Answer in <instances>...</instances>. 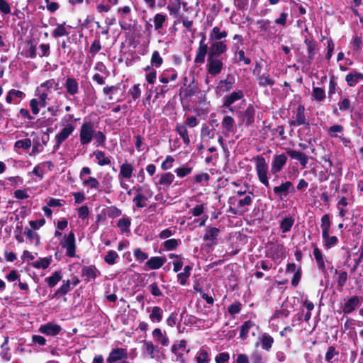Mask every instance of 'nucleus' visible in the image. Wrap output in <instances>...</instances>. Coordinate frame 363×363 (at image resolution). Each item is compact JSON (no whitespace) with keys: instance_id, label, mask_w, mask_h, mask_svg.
<instances>
[{"instance_id":"f257e3e1","label":"nucleus","mask_w":363,"mask_h":363,"mask_svg":"<svg viewBox=\"0 0 363 363\" xmlns=\"http://www.w3.org/2000/svg\"><path fill=\"white\" fill-rule=\"evenodd\" d=\"M252 161L255 162V169L259 181L266 188H270L268 179V164L262 155H256L252 157Z\"/></svg>"},{"instance_id":"f03ea898","label":"nucleus","mask_w":363,"mask_h":363,"mask_svg":"<svg viewBox=\"0 0 363 363\" xmlns=\"http://www.w3.org/2000/svg\"><path fill=\"white\" fill-rule=\"evenodd\" d=\"M305 111V106L303 104H299L297 106L296 115L293 117L292 120L289 121L291 127L303 125V128L310 130L311 124L306 118Z\"/></svg>"},{"instance_id":"7ed1b4c3","label":"nucleus","mask_w":363,"mask_h":363,"mask_svg":"<svg viewBox=\"0 0 363 363\" xmlns=\"http://www.w3.org/2000/svg\"><path fill=\"white\" fill-rule=\"evenodd\" d=\"M187 343L186 340H181L172 345L171 351L176 356V362L186 363L185 354H187L190 352V349L187 348Z\"/></svg>"},{"instance_id":"20e7f679","label":"nucleus","mask_w":363,"mask_h":363,"mask_svg":"<svg viewBox=\"0 0 363 363\" xmlns=\"http://www.w3.org/2000/svg\"><path fill=\"white\" fill-rule=\"evenodd\" d=\"M60 245L66 249V255L69 257L76 256V241L75 235L73 231H70L67 235H65L60 241Z\"/></svg>"},{"instance_id":"39448f33","label":"nucleus","mask_w":363,"mask_h":363,"mask_svg":"<svg viewBox=\"0 0 363 363\" xmlns=\"http://www.w3.org/2000/svg\"><path fill=\"white\" fill-rule=\"evenodd\" d=\"M94 125L91 121L84 122L80 128L79 140L82 145L89 144L94 134Z\"/></svg>"},{"instance_id":"423d86ee","label":"nucleus","mask_w":363,"mask_h":363,"mask_svg":"<svg viewBox=\"0 0 363 363\" xmlns=\"http://www.w3.org/2000/svg\"><path fill=\"white\" fill-rule=\"evenodd\" d=\"M199 35L201 39L199 41V48L194 62L196 65H202L205 62V58L208 53V46L206 43V34L204 33H200Z\"/></svg>"},{"instance_id":"0eeeda50","label":"nucleus","mask_w":363,"mask_h":363,"mask_svg":"<svg viewBox=\"0 0 363 363\" xmlns=\"http://www.w3.org/2000/svg\"><path fill=\"white\" fill-rule=\"evenodd\" d=\"M223 62L219 57L207 56L206 70L208 74L216 77L221 73L223 69Z\"/></svg>"},{"instance_id":"6e6552de","label":"nucleus","mask_w":363,"mask_h":363,"mask_svg":"<svg viewBox=\"0 0 363 363\" xmlns=\"http://www.w3.org/2000/svg\"><path fill=\"white\" fill-rule=\"evenodd\" d=\"M228 50L227 45L223 41H211L208 47V57H219L225 53Z\"/></svg>"},{"instance_id":"1a4fd4ad","label":"nucleus","mask_w":363,"mask_h":363,"mask_svg":"<svg viewBox=\"0 0 363 363\" xmlns=\"http://www.w3.org/2000/svg\"><path fill=\"white\" fill-rule=\"evenodd\" d=\"M340 308L344 314L352 313L361 304V298L357 296H352L348 298H344Z\"/></svg>"},{"instance_id":"9d476101","label":"nucleus","mask_w":363,"mask_h":363,"mask_svg":"<svg viewBox=\"0 0 363 363\" xmlns=\"http://www.w3.org/2000/svg\"><path fill=\"white\" fill-rule=\"evenodd\" d=\"M287 160V156L284 153L274 155L271 164V174H277L280 172L286 165Z\"/></svg>"},{"instance_id":"9b49d317","label":"nucleus","mask_w":363,"mask_h":363,"mask_svg":"<svg viewBox=\"0 0 363 363\" xmlns=\"http://www.w3.org/2000/svg\"><path fill=\"white\" fill-rule=\"evenodd\" d=\"M255 111L254 105L250 104L244 112H238V118L245 126H249L255 122Z\"/></svg>"},{"instance_id":"f8f14e48","label":"nucleus","mask_w":363,"mask_h":363,"mask_svg":"<svg viewBox=\"0 0 363 363\" xmlns=\"http://www.w3.org/2000/svg\"><path fill=\"white\" fill-rule=\"evenodd\" d=\"M303 43L308 53L307 62L311 65L318 50V43L313 37H306Z\"/></svg>"},{"instance_id":"ddd939ff","label":"nucleus","mask_w":363,"mask_h":363,"mask_svg":"<svg viewBox=\"0 0 363 363\" xmlns=\"http://www.w3.org/2000/svg\"><path fill=\"white\" fill-rule=\"evenodd\" d=\"M74 128H75L72 124H67L55 135V139L56 140V144L53 147L54 151L57 150L61 144L68 138L74 131Z\"/></svg>"},{"instance_id":"4468645a","label":"nucleus","mask_w":363,"mask_h":363,"mask_svg":"<svg viewBox=\"0 0 363 363\" xmlns=\"http://www.w3.org/2000/svg\"><path fill=\"white\" fill-rule=\"evenodd\" d=\"M294 190L293 183L290 181H286L279 186H274L273 192L274 196L283 199L286 197L291 191Z\"/></svg>"},{"instance_id":"2eb2a0df","label":"nucleus","mask_w":363,"mask_h":363,"mask_svg":"<svg viewBox=\"0 0 363 363\" xmlns=\"http://www.w3.org/2000/svg\"><path fill=\"white\" fill-rule=\"evenodd\" d=\"M128 358L127 350L122 347L113 348L106 359L107 363H115L122 359Z\"/></svg>"},{"instance_id":"dca6fc26","label":"nucleus","mask_w":363,"mask_h":363,"mask_svg":"<svg viewBox=\"0 0 363 363\" xmlns=\"http://www.w3.org/2000/svg\"><path fill=\"white\" fill-rule=\"evenodd\" d=\"M38 330L40 333L48 336H56L61 332L62 327L55 323H48L46 324L41 325Z\"/></svg>"},{"instance_id":"f3484780","label":"nucleus","mask_w":363,"mask_h":363,"mask_svg":"<svg viewBox=\"0 0 363 363\" xmlns=\"http://www.w3.org/2000/svg\"><path fill=\"white\" fill-rule=\"evenodd\" d=\"M81 273L84 281L86 283L91 279L94 280L100 274V272L95 265L83 266Z\"/></svg>"},{"instance_id":"a211bd4d","label":"nucleus","mask_w":363,"mask_h":363,"mask_svg":"<svg viewBox=\"0 0 363 363\" xmlns=\"http://www.w3.org/2000/svg\"><path fill=\"white\" fill-rule=\"evenodd\" d=\"M64 86L65 87L67 94L74 96L79 93V83L73 77H67Z\"/></svg>"},{"instance_id":"6ab92c4d","label":"nucleus","mask_w":363,"mask_h":363,"mask_svg":"<svg viewBox=\"0 0 363 363\" xmlns=\"http://www.w3.org/2000/svg\"><path fill=\"white\" fill-rule=\"evenodd\" d=\"M313 255L317 264L318 268L325 274V276L328 274L326 267H325V259L323 257V255L320 250L317 247L316 245H313Z\"/></svg>"},{"instance_id":"aec40b11","label":"nucleus","mask_w":363,"mask_h":363,"mask_svg":"<svg viewBox=\"0 0 363 363\" xmlns=\"http://www.w3.org/2000/svg\"><path fill=\"white\" fill-rule=\"evenodd\" d=\"M244 97V93L242 90L233 91L223 98V107H230L235 101L240 100Z\"/></svg>"},{"instance_id":"412c9836","label":"nucleus","mask_w":363,"mask_h":363,"mask_svg":"<svg viewBox=\"0 0 363 363\" xmlns=\"http://www.w3.org/2000/svg\"><path fill=\"white\" fill-rule=\"evenodd\" d=\"M286 154L291 159L298 160L301 165L305 167L308 162V157L303 152L292 149L286 150Z\"/></svg>"},{"instance_id":"4be33fe9","label":"nucleus","mask_w":363,"mask_h":363,"mask_svg":"<svg viewBox=\"0 0 363 363\" xmlns=\"http://www.w3.org/2000/svg\"><path fill=\"white\" fill-rule=\"evenodd\" d=\"M270 257L275 259H282L285 255V247L283 244L277 243L270 248Z\"/></svg>"},{"instance_id":"5701e85b","label":"nucleus","mask_w":363,"mask_h":363,"mask_svg":"<svg viewBox=\"0 0 363 363\" xmlns=\"http://www.w3.org/2000/svg\"><path fill=\"white\" fill-rule=\"evenodd\" d=\"M361 80H363V73L354 70L348 73L345 77V81L350 87L355 86Z\"/></svg>"},{"instance_id":"b1692460","label":"nucleus","mask_w":363,"mask_h":363,"mask_svg":"<svg viewBox=\"0 0 363 363\" xmlns=\"http://www.w3.org/2000/svg\"><path fill=\"white\" fill-rule=\"evenodd\" d=\"M164 257H152L145 263V267L149 269H158L166 262Z\"/></svg>"},{"instance_id":"393cba45","label":"nucleus","mask_w":363,"mask_h":363,"mask_svg":"<svg viewBox=\"0 0 363 363\" xmlns=\"http://www.w3.org/2000/svg\"><path fill=\"white\" fill-rule=\"evenodd\" d=\"M182 6V0H169L167 9L171 15L175 18H180V9Z\"/></svg>"},{"instance_id":"a878e982","label":"nucleus","mask_w":363,"mask_h":363,"mask_svg":"<svg viewBox=\"0 0 363 363\" xmlns=\"http://www.w3.org/2000/svg\"><path fill=\"white\" fill-rule=\"evenodd\" d=\"M338 108L342 112H350L354 111V107L353 103L347 96L341 97L337 103Z\"/></svg>"},{"instance_id":"bb28decb","label":"nucleus","mask_w":363,"mask_h":363,"mask_svg":"<svg viewBox=\"0 0 363 363\" xmlns=\"http://www.w3.org/2000/svg\"><path fill=\"white\" fill-rule=\"evenodd\" d=\"M134 170L133 166L125 161V163L120 166L119 179H130L132 177Z\"/></svg>"},{"instance_id":"cd10ccee","label":"nucleus","mask_w":363,"mask_h":363,"mask_svg":"<svg viewBox=\"0 0 363 363\" xmlns=\"http://www.w3.org/2000/svg\"><path fill=\"white\" fill-rule=\"evenodd\" d=\"M219 233V228L216 227H211L206 230L203 239L205 241H211L212 244L215 245L217 243L216 240Z\"/></svg>"},{"instance_id":"c85d7f7f","label":"nucleus","mask_w":363,"mask_h":363,"mask_svg":"<svg viewBox=\"0 0 363 363\" xmlns=\"http://www.w3.org/2000/svg\"><path fill=\"white\" fill-rule=\"evenodd\" d=\"M62 279V273L60 270L55 271L50 277L45 279V282L49 288L55 287Z\"/></svg>"},{"instance_id":"c756f323","label":"nucleus","mask_w":363,"mask_h":363,"mask_svg":"<svg viewBox=\"0 0 363 363\" xmlns=\"http://www.w3.org/2000/svg\"><path fill=\"white\" fill-rule=\"evenodd\" d=\"M256 326L254 321L248 320L244 322L240 326L239 337L241 340H245L247 338L249 332L251 328Z\"/></svg>"},{"instance_id":"7c9ffc66","label":"nucleus","mask_w":363,"mask_h":363,"mask_svg":"<svg viewBox=\"0 0 363 363\" xmlns=\"http://www.w3.org/2000/svg\"><path fill=\"white\" fill-rule=\"evenodd\" d=\"M235 82V77L231 74H228L226 77V79H225L224 80H220L219 82L218 87L220 88L221 90L223 87H224L225 89H223V91L228 92L233 88Z\"/></svg>"},{"instance_id":"2f4dec72","label":"nucleus","mask_w":363,"mask_h":363,"mask_svg":"<svg viewBox=\"0 0 363 363\" xmlns=\"http://www.w3.org/2000/svg\"><path fill=\"white\" fill-rule=\"evenodd\" d=\"M334 272L337 275L336 280L337 289L341 291L347 283L348 279L347 272L346 271H338L337 269H335Z\"/></svg>"},{"instance_id":"473e14b6","label":"nucleus","mask_w":363,"mask_h":363,"mask_svg":"<svg viewBox=\"0 0 363 363\" xmlns=\"http://www.w3.org/2000/svg\"><path fill=\"white\" fill-rule=\"evenodd\" d=\"M259 339L262 348L266 351H269L274 344V338L267 333H263Z\"/></svg>"},{"instance_id":"72a5a7b5","label":"nucleus","mask_w":363,"mask_h":363,"mask_svg":"<svg viewBox=\"0 0 363 363\" xmlns=\"http://www.w3.org/2000/svg\"><path fill=\"white\" fill-rule=\"evenodd\" d=\"M258 84L259 86L266 87L267 86H273L275 81L271 78L268 72L263 73L262 74L257 75Z\"/></svg>"},{"instance_id":"f704fd0d","label":"nucleus","mask_w":363,"mask_h":363,"mask_svg":"<svg viewBox=\"0 0 363 363\" xmlns=\"http://www.w3.org/2000/svg\"><path fill=\"white\" fill-rule=\"evenodd\" d=\"M322 238L324 241L323 246L327 250L332 248L339 242L336 236H330V232L323 233Z\"/></svg>"},{"instance_id":"c9c22d12","label":"nucleus","mask_w":363,"mask_h":363,"mask_svg":"<svg viewBox=\"0 0 363 363\" xmlns=\"http://www.w3.org/2000/svg\"><path fill=\"white\" fill-rule=\"evenodd\" d=\"M153 338L162 346H167L169 343V339L167 336L164 335L160 328H155L152 331Z\"/></svg>"},{"instance_id":"e433bc0d","label":"nucleus","mask_w":363,"mask_h":363,"mask_svg":"<svg viewBox=\"0 0 363 363\" xmlns=\"http://www.w3.org/2000/svg\"><path fill=\"white\" fill-rule=\"evenodd\" d=\"M71 290V281L67 279L63 281L60 287L54 293L52 298H59L62 296L66 295Z\"/></svg>"},{"instance_id":"4c0bfd02","label":"nucleus","mask_w":363,"mask_h":363,"mask_svg":"<svg viewBox=\"0 0 363 363\" xmlns=\"http://www.w3.org/2000/svg\"><path fill=\"white\" fill-rule=\"evenodd\" d=\"M52 262V256L50 255L46 257H40L35 262L32 263V266L35 269H47Z\"/></svg>"},{"instance_id":"58836bf2","label":"nucleus","mask_w":363,"mask_h":363,"mask_svg":"<svg viewBox=\"0 0 363 363\" xmlns=\"http://www.w3.org/2000/svg\"><path fill=\"white\" fill-rule=\"evenodd\" d=\"M228 33L226 30L220 31V28L217 26L214 27L210 35H209V40L210 41H221L222 38H224L227 36Z\"/></svg>"},{"instance_id":"ea45409f","label":"nucleus","mask_w":363,"mask_h":363,"mask_svg":"<svg viewBox=\"0 0 363 363\" xmlns=\"http://www.w3.org/2000/svg\"><path fill=\"white\" fill-rule=\"evenodd\" d=\"M175 130L182 138L184 143L186 145H189L190 144V139L186 125L177 124Z\"/></svg>"},{"instance_id":"a19ab883","label":"nucleus","mask_w":363,"mask_h":363,"mask_svg":"<svg viewBox=\"0 0 363 363\" xmlns=\"http://www.w3.org/2000/svg\"><path fill=\"white\" fill-rule=\"evenodd\" d=\"M221 125L227 133H232L234 131L235 120L232 116H225L223 118Z\"/></svg>"},{"instance_id":"79ce46f5","label":"nucleus","mask_w":363,"mask_h":363,"mask_svg":"<svg viewBox=\"0 0 363 363\" xmlns=\"http://www.w3.org/2000/svg\"><path fill=\"white\" fill-rule=\"evenodd\" d=\"M163 311L160 306H154L149 315L152 323H160L162 320Z\"/></svg>"},{"instance_id":"37998d69","label":"nucleus","mask_w":363,"mask_h":363,"mask_svg":"<svg viewBox=\"0 0 363 363\" xmlns=\"http://www.w3.org/2000/svg\"><path fill=\"white\" fill-rule=\"evenodd\" d=\"M180 243H181L180 240H177V239H174V238L169 239V240H165L164 242H162V247L164 250H166V251L174 250L179 247Z\"/></svg>"},{"instance_id":"c03bdc74","label":"nucleus","mask_w":363,"mask_h":363,"mask_svg":"<svg viewBox=\"0 0 363 363\" xmlns=\"http://www.w3.org/2000/svg\"><path fill=\"white\" fill-rule=\"evenodd\" d=\"M94 154L96 156L99 165L105 166L111 164V157H106V154L104 151L98 150L96 152H94Z\"/></svg>"},{"instance_id":"a18cd8bd","label":"nucleus","mask_w":363,"mask_h":363,"mask_svg":"<svg viewBox=\"0 0 363 363\" xmlns=\"http://www.w3.org/2000/svg\"><path fill=\"white\" fill-rule=\"evenodd\" d=\"M325 99V92L323 88L313 87L311 94V100L318 102L323 101Z\"/></svg>"},{"instance_id":"49530a36","label":"nucleus","mask_w":363,"mask_h":363,"mask_svg":"<svg viewBox=\"0 0 363 363\" xmlns=\"http://www.w3.org/2000/svg\"><path fill=\"white\" fill-rule=\"evenodd\" d=\"M25 43L29 45V49L22 53L26 57H30L34 59L37 56L36 53V45L33 43L32 40H26Z\"/></svg>"},{"instance_id":"de8ad7c7","label":"nucleus","mask_w":363,"mask_h":363,"mask_svg":"<svg viewBox=\"0 0 363 363\" xmlns=\"http://www.w3.org/2000/svg\"><path fill=\"white\" fill-rule=\"evenodd\" d=\"M294 219L291 217H285L280 223V229L282 233H285L289 232L294 223Z\"/></svg>"},{"instance_id":"09e8293b","label":"nucleus","mask_w":363,"mask_h":363,"mask_svg":"<svg viewBox=\"0 0 363 363\" xmlns=\"http://www.w3.org/2000/svg\"><path fill=\"white\" fill-rule=\"evenodd\" d=\"M65 22H63L61 24L57 25V26L52 30V35L55 38H57L61 36H68L69 32L65 28Z\"/></svg>"},{"instance_id":"8fccbe9b","label":"nucleus","mask_w":363,"mask_h":363,"mask_svg":"<svg viewBox=\"0 0 363 363\" xmlns=\"http://www.w3.org/2000/svg\"><path fill=\"white\" fill-rule=\"evenodd\" d=\"M174 176L171 172H167L161 174L158 184L162 186H169L174 181Z\"/></svg>"},{"instance_id":"3c124183","label":"nucleus","mask_w":363,"mask_h":363,"mask_svg":"<svg viewBox=\"0 0 363 363\" xmlns=\"http://www.w3.org/2000/svg\"><path fill=\"white\" fill-rule=\"evenodd\" d=\"M254 196L255 195L252 191H248L243 199L238 201V207L244 208L250 206L252 203Z\"/></svg>"},{"instance_id":"603ef678","label":"nucleus","mask_w":363,"mask_h":363,"mask_svg":"<svg viewBox=\"0 0 363 363\" xmlns=\"http://www.w3.org/2000/svg\"><path fill=\"white\" fill-rule=\"evenodd\" d=\"M131 220L129 218H123L118 220L117 227L121 230V233H127L130 231Z\"/></svg>"},{"instance_id":"864d4df0","label":"nucleus","mask_w":363,"mask_h":363,"mask_svg":"<svg viewBox=\"0 0 363 363\" xmlns=\"http://www.w3.org/2000/svg\"><path fill=\"white\" fill-rule=\"evenodd\" d=\"M331 227V221L329 214H324L320 219V228L322 229V234L330 232Z\"/></svg>"},{"instance_id":"5fc2aeb1","label":"nucleus","mask_w":363,"mask_h":363,"mask_svg":"<svg viewBox=\"0 0 363 363\" xmlns=\"http://www.w3.org/2000/svg\"><path fill=\"white\" fill-rule=\"evenodd\" d=\"M169 89L170 86L167 84L157 86L155 89V99H158L160 98H164Z\"/></svg>"},{"instance_id":"6e6d98bb","label":"nucleus","mask_w":363,"mask_h":363,"mask_svg":"<svg viewBox=\"0 0 363 363\" xmlns=\"http://www.w3.org/2000/svg\"><path fill=\"white\" fill-rule=\"evenodd\" d=\"M150 62H151V66L155 67L156 68L161 67V65H162L163 59L160 56V54L157 50H155L152 52Z\"/></svg>"},{"instance_id":"4d7b16f0","label":"nucleus","mask_w":363,"mask_h":363,"mask_svg":"<svg viewBox=\"0 0 363 363\" xmlns=\"http://www.w3.org/2000/svg\"><path fill=\"white\" fill-rule=\"evenodd\" d=\"M147 198L140 193H138L133 199V203L138 208H144L147 206Z\"/></svg>"},{"instance_id":"13d9d810","label":"nucleus","mask_w":363,"mask_h":363,"mask_svg":"<svg viewBox=\"0 0 363 363\" xmlns=\"http://www.w3.org/2000/svg\"><path fill=\"white\" fill-rule=\"evenodd\" d=\"M166 21V16L162 13H157L153 18L154 27L155 30H160L163 27Z\"/></svg>"},{"instance_id":"bf43d9fd","label":"nucleus","mask_w":363,"mask_h":363,"mask_svg":"<svg viewBox=\"0 0 363 363\" xmlns=\"http://www.w3.org/2000/svg\"><path fill=\"white\" fill-rule=\"evenodd\" d=\"M101 48L100 39L96 38L92 42L89 48V52L91 54L92 57H94L101 50Z\"/></svg>"},{"instance_id":"052dcab7","label":"nucleus","mask_w":363,"mask_h":363,"mask_svg":"<svg viewBox=\"0 0 363 363\" xmlns=\"http://www.w3.org/2000/svg\"><path fill=\"white\" fill-rule=\"evenodd\" d=\"M210 361L208 352L204 349H200L196 357L197 363H208Z\"/></svg>"},{"instance_id":"680f3d73","label":"nucleus","mask_w":363,"mask_h":363,"mask_svg":"<svg viewBox=\"0 0 363 363\" xmlns=\"http://www.w3.org/2000/svg\"><path fill=\"white\" fill-rule=\"evenodd\" d=\"M337 84L335 82V77L334 75L330 76L328 91V98L331 99L333 95L335 94Z\"/></svg>"},{"instance_id":"e2e57ef3","label":"nucleus","mask_w":363,"mask_h":363,"mask_svg":"<svg viewBox=\"0 0 363 363\" xmlns=\"http://www.w3.org/2000/svg\"><path fill=\"white\" fill-rule=\"evenodd\" d=\"M118 257V253L114 250H109L106 255L104 257V261L109 265H113L116 263V259Z\"/></svg>"},{"instance_id":"0e129e2a","label":"nucleus","mask_w":363,"mask_h":363,"mask_svg":"<svg viewBox=\"0 0 363 363\" xmlns=\"http://www.w3.org/2000/svg\"><path fill=\"white\" fill-rule=\"evenodd\" d=\"M25 234L26 235L27 238L32 241L33 240H35V245L39 246L40 244V235L35 233L33 232L31 229L26 228V231L25 232Z\"/></svg>"},{"instance_id":"69168bd1","label":"nucleus","mask_w":363,"mask_h":363,"mask_svg":"<svg viewBox=\"0 0 363 363\" xmlns=\"http://www.w3.org/2000/svg\"><path fill=\"white\" fill-rule=\"evenodd\" d=\"M242 303L240 301H235L228 308V311L231 315H235L240 313Z\"/></svg>"},{"instance_id":"338daca9","label":"nucleus","mask_w":363,"mask_h":363,"mask_svg":"<svg viewBox=\"0 0 363 363\" xmlns=\"http://www.w3.org/2000/svg\"><path fill=\"white\" fill-rule=\"evenodd\" d=\"M193 168L188 166H182L174 170V172L179 177L183 178L189 175L192 172Z\"/></svg>"},{"instance_id":"774afa93","label":"nucleus","mask_w":363,"mask_h":363,"mask_svg":"<svg viewBox=\"0 0 363 363\" xmlns=\"http://www.w3.org/2000/svg\"><path fill=\"white\" fill-rule=\"evenodd\" d=\"M32 143L30 139L25 138L19 140L15 142L14 147L16 148H22L23 150H28L31 147Z\"/></svg>"}]
</instances>
